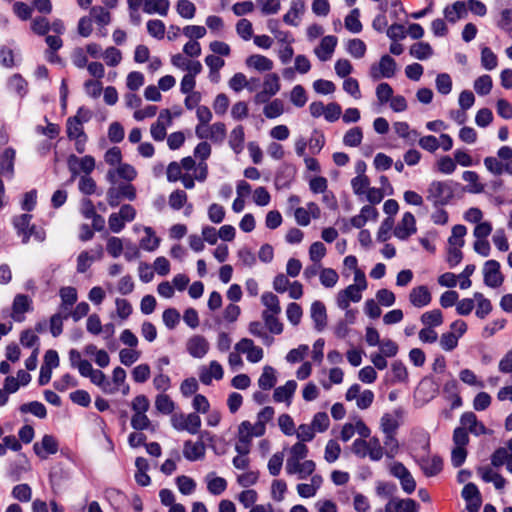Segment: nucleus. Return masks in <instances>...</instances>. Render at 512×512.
<instances>
[{
	"label": "nucleus",
	"instance_id": "obj_40",
	"mask_svg": "<svg viewBox=\"0 0 512 512\" xmlns=\"http://www.w3.org/2000/svg\"><path fill=\"white\" fill-rule=\"evenodd\" d=\"M360 11L358 8L353 9L346 17H345V27L352 33H360L362 31V24L359 20Z\"/></svg>",
	"mask_w": 512,
	"mask_h": 512
},
{
	"label": "nucleus",
	"instance_id": "obj_42",
	"mask_svg": "<svg viewBox=\"0 0 512 512\" xmlns=\"http://www.w3.org/2000/svg\"><path fill=\"white\" fill-rule=\"evenodd\" d=\"M362 139V129L360 127H353L345 133L343 143L349 147H357L361 144Z\"/></svg>",
	"mask_w": 512,
	"mask_h": 512
},
{
	"label": "nucleus",
	"instance_id": "obj_64",
	"mask_svg": "<svg viewBox=\"0 0 512 512\" xmlns=\"http://www.w3.org/2000/svg\"><path fill=\"white\" fill-rule=\"evenodd\" d=\"M395 512H418V504L413 499H401L394 501Z\"/></svg>",
	"mask_w": 512,
	"mask_h": 512
},
{
	"label": "nucleus",
	"instance_id": "obj_60",
	"mask_svg": "<svg viewBox=\"0 0 512 512\" xmlns=\"http://www.w3.org/2000/svg\"><path fill=\"white\" fill-rule=\"evenodd\" d=\"M156 409L165 415L171 414L174 410V402L167 395H159L155 400Z\"/></svg>",
	"mask_w": 512,
	"mask_h": 512
},
{
	"label": "nucleus",
	"instance_id": "obj_54",
	"mask_svg": "<svg viewBox=\"0 0 512 512\" xmlns=\"http://www.w3.org/2000/svg\"><path fill=\"white\" fill-rule=\"evenodd\" d=\"M474 89L478 95L485 96L492 89V78L489 75H482L474 82Z\"/></svg>",
	"mask_w": 512,
	"mask_h": 512
},
{
	"label": "nucleus",
	"instance_id": "obj_37",
	"mask_svg": "<svg viewBox=\"0 0 512 512\" xmlns=\"http://www.w3.org/2000/svg\"><path fill=\"white\" fill-rule=\"evenodd\" d=\"M144 231L146 236L142 238L140 247L149 252L156 250L159 247L160 238L155 236L151 227H145Z\"/></svg>",
	"mask_w": 512,
	"mask_h": 512
},
{
	"label": "nucleus",
	"instance_id": "obj_22",
	"mask_svg": "<svg viewBox=\"0 0 512 512\" xmlns=\"http://www.w3.org/2000/svg\"><path fill=\"white\" fill-rule=\"evenodd\" d=\"M420 467L427 477H432L441 472L443 461L439 456L423 457L420 460Z\"/></svg>",
	"mask_w": 512,
	"mask_h": 512
},
{
	"label": "nucleus",
	"instance_id": "obj_6",
	"mask_svg": "<svg viewBox=\"0 0 512 512\" xmlns=\"http://www.w3.org/2000/svg\"><path fill=\"white\" fill-rule=\"evenodd\" d=\"M108 204L117 207L122 199L133 201L136 198V189L132 184L122 183L118 187H110L106 193Z\"/></svg>",
	"mask_w": 512,
	"mask_h": 512
},
{
	"label": "nucleus",
	"instance_id": "obj_58",
	"mask_svg": "<svg viewBox=\"0 0 512 512\" xmlns=\"http://www.w3.org/2000/svg\"><path fill=\"white\" fill-rule=\"evenodd\" d=\"M209 138L215 143H221L226 138V126L222 122H216L209 128Z\"/></svg>",
	"mask_w": 512,
	"mask_h": 512
},
{
	"label": "nucleus",
	"instance_id": "obj_11",
	"mask_svg": "<svg viewBox=\"0 0 512 512\" xmlns=\"http://www.w3.org/2000/svg\"><path fill=\"white\" fill-rule=\"evenodd\" d=\"M31 310V298L25 294H17L13 300L11 317L16 322H22L24 320V314Z\"/></svg>",
	"mask_w": 512,
	"mask_h": 512
},
{
	"label": "nucleus",
	"instance_id": "obj_24",
	"mask_svg": "<svg viewBox=\"0 0 512 512\" xmlns=\"http://www.w3.org/2000/svg\"><path fill=\"white\" fill-rule=\"evenodd\" d=\"M467 15V7L463 1H456L452 5L446 6L444 16L451 23L457 22L459 19Z\"/></svg>",
	"mask_w": 512,
	"mask_h": 512
},
{
	"label": "nucleus",
	"instance_id": "obj_38",
	"mask_svg": "<svg viewBox=\"0 0 512 512\" xmlns=\"http://www.w3.org/2000/svg\"><path fill=\"white\" fill-rule=\"evenodd\" d=\"M366 444L368 447L369 459L371 461H380L384 453V448L381 446L380 440L377 437H372L369 440H366Z\"/></svg>",
	"mask_w": 512,
	"mask_h": 512
},
{
	"label": "nucleus",
	"instance_id": "obj_36",
	"mask_svg": "<svg viewBox=\"0 0 512 512\" xmlns=\"http://www.w3.org/2000/svg\"><path fill=\"white\" fill-rule=\"evenodd\" d=\"M261 302L266 307L264 311H269L272 314L281 313L279 298L272 292H264L261 296Z\"/></svg>",
	"mask_w": 512,
	"mask_h": 512
},
{
	"label": "nucleus",
	"instance_id": "obj_51",
	"mask_svg": "<svg viewBox=\"0 0 512 512\" xmlns=\"http://www.w3.org/2000/svg\"><path fill=\"white\" fill-rule=\"evenodd\" d=\"M437 91L442 95H448L452 90V79L448 73H440L435 80Z\"/></svg>",
	"mask_w": 512,
	"mask_h": 512
},
{
	"label": "nucleus",
	"instance_id": "obj_23",
	"mask_svg": "<svg viewBox=\"0 0 512 512\" xmlns=\"http://www.w3.org/2000/svg\"><path fill=\"white\" fill-rule=\"evenodd\" d=\"M170 8L169 0H144L143 12L146 14H159L166 16Z\"/></svg>",
	"mask_w": 512,
	"mask_h": 512
},
{
	"label": "nucleus",
	"instance_id": "obj_21",
	"mask_svg": "<svg viewBox=\"0 0 512 512\" xmlns=\"http://www.w3.org/2000/svg\"><path fill=\"white\" fill-rule=\"evenodd\" d=\"M31 219L32 215L30 214H22L14 217L13 225L17 231L18 236L22 237V243H28L30 239V233H28L29 228L31 227Z\"/></svg>",
	"mask_w": 512,
	"mask_h": 512
},
{
	"label": "nucleus",
	"instance_id": "obj_19",
	"mask_svg": "<svg viewBox=\"0 0 512 512\" xmlns=\"http://www.w3.org/2000/svg\"><path fill=\"white\" fill-rule=\"evenodd\" d=\"M183 455L189 461H196L204 457L205 445L202 441L192 442L187 440L184 442Z\"/></svg>",
	"mask_w": 512,
	"mask_h": 512
},
{
	"label": "nucleus",
	"instance_id": "obj_1",
	"mask_svg": "<svg viewBox=\"0 0 512 512\" xmlns=\"http://www.w3.org/2000/svg\"><path fill=\"white\" fill-rule=\"evenodd\" d=\"M461 189V184L453 180H433L426 189V200L435 208L451 203Z\"/></svg>",
	"mask_w": 512,
	"mask_h": 512
},
{
	"label": "nucleus",
	"instance_id": "obj_39",
	"mask_svg": "<svg viewBox=\"0 0 512 512\" xmlns=\"http://www.w3.org/2000/svg\"><path fill=\"white\" fill-rule=\"evenodd\" d=\"M346 49L356 59L364 57L367 50L365 42L359 38L349 40Z\"/></svg>",
	"mask_w": 512,
	"mask_h": 512
},
{
	"label": "nucleus",
	"instance_id": "obj_10",
	"mask_svg": "<svg viewBox=\"0 0 512 512\" xmlns=\"http://www.w3.org/2000/svg\"><path fill=\"white\" fill-rule=\"evenodd\" d=\"M362 299V291L354 285H349L345 289L338 292L337 306L346 310L350 306V302H359Z\"/></svg>",
	"mask_w": 512,
	"mask_h": 512
},
{
	"label": "nucleus",
	"instance_id": "obj_5",
	"mask_svg": "<svg viewBox=\"0 0 512 512\" xmlns=\"http://www.w3.org/2000/svg\"><path fill=\"white\" fill-rule=\"evenodd\" d=\"M397 70L396 61L390 55H383L378 64H372L370 67V77L377 81L381 78L394 77Z\"/></svg>",
	"mask_w": 512,
	"mask_h": 512
},
{
	"label": "nucleus",
	"instance_id": "obj_62",
	"mask_svg": "<svg viewBox=\"0 0 512 512\" xmlns=\"http://www.w3.org/2000/svg\"><path fill=\"white\" fill-rule=\"evenodd\" d=\"M165 326L172 330L180 322V313L175 308H167L162 315Z\"/></svg>",
	"mask_w": 512,
	"mask_h": 512
},
{
	"label": "nucleus",
	"instance_id": "obj_44",
	"mask_svg": "<svg viewBox=\"0 0 512 512\" xmlns=\"http://www.w3.org/2000/svg\"><path fill=\"white\" fill-rule=\"evenodd\" d=\"M246 76L243 73H235L229 80V87L235 92H240L242 89L247 88L249 91H254V87L250 85Z\"/></svg>",
	"mask_w": 512,
	"mask_h": 512
},
{
	"label": "nucleus",
	"instance_id": "obj_45",
	"mask_svg": "<svg viewBox=\"0 0 512 512\" xmlns=\"http://www.w3.org/2000/svg\"><path fill=\"white\" fill-rule=\"evenodd\" d=\"M384 453L387 458H394L399 452V442L395 434H384Z\"/></svg>",
	"mask_w": 512,
	"mask_h": 512
},
{
	"label": "nucleus",
	"instance_id": "obj_2",
	"mask_svg": "<svg viewBox=\"0 0 512 512\" xmlns=\"http://www.w3.org/2000/svg\"><path fill=\"white\" fill-rule=\"evenodd\" d=\"M486 169L495 176L503 173L512 175V148L510 146H502L497 151V157L488 156L484 158Z\"/></svg>",
	"mask_w": 512,
	"mask_h": 512
},
{
	"label": "nucleus",
	"instance_id": "obj_4",
	"mask_svg": "<svg viewBox=\"0 0 512 512\" xmlns=\"http://www.w3.org/2000/svg\"><path fill=\"white\" fill-rule=\"evenodd\" d=\"M171 425L177 431L197 434L201 427V418L196 413H175L171 416Z\"/></svg>",
	"mask_w": 512,
	"mask_h": 512
},
{
	"label": "nucleus",
	"instance_id": "obj_47",
	"mask_svg": "<svg viewBox=\"0 0 512 512\" xmlns=\"http://www.w3.org/2000/svg\"><path fill=\"white\" fill-rule=\"evenodd\" d=\"M295 388L296 386H278L273 394L274 401L286 402L289 405L295 392Z\"/></svg>",
	"mask_w": 512,
	"mask_h": 512
},
{
	"label": "nucleus",
	"instance_id": "obj_48",
	"mask_svg": "<svg viewBox=\"0 0 512 512\" xmlns=\"http://www.w3.org/2000/svg\"><path fill=\"white\" fill-rule=\"evenodd\" d=\"M67 136L70 140L75 137H85L83 125L78 121L77 118L69 117L67 119Z\"/></svg>",
	"mask_w": 512,
	"mask_h": 512
},
{
	"label": "nucleus",
	"instance_id": "obj_53",
	"mask_svg": "<svg viewBox=\"0 0 512 512\" xmlns=\"http://www.w3.org/2000/svg\"><path fill=\"white\" fill-rule=\"evenodd\" d=\"M467 233V229L464 225H455L452 228L451 236L448 239L449 246L462 247L464 245V236Z\"/></svg>",
	"mask_w": 512,
	"mask_h": 512
},
{
	"label": "nucleus",
	"instance_id": "obj_43",
	"mask_svg": "<svg viewBox=\"0 0 512 512\" xmlns=\"http://www.w3.org/2000/svg\"><path fill=\"white\" fill-rule=\"evenodd\" d=\"M421 322L428 327H437L443 323V315L439 309L427 311L422 314Z\"/></svg>",
	"mask_w": 512,
	"mask_h": 512
},
{
	"label": "nucleus",
	"instance_id": "obj_14",
	"mask_svg": "<svg viewBox=\"0 0 512 512\" xmlns=\"http://www.w3.org/2000/svg\"><path fill=\"white\" fill-rule=\"evenodd\" d=\"M34 452L42 459H46L48 455L55 454L58 451V442L52 435H44L41 443H35Z\"/></svg>",
	"mask_w": 512,
	"mask_h": 512
},
{
	"label": "nucleus",
	"instance_id": "obj_61",
	"mask_svg": "<svg viewBox=\"0 0 512 512\" xmlns=\"http://www.w3.org/2000/svg\"><path fill=\"white\" fill-rule=\"evenodd\" d=\"M351 186L354 194L364 195L370 186V180L367 176H356L351 180Z\"/></svg>",
	"mask_w": 512,
	"mask_h": 512
},
{
	"label": "nucleus",
	"instance_id": "obj_49",
	"mask_svg": "<svg viewBox=\"0 0 512 512\" xmlns=\"http://www.w3.org/2000/svg\"><path fill=\"white\" fill-rule=\"evenodd\" d=\"M464 181L468 182L471 186L468 191L471 193H481L484 190V186L479 183V176L474 171H464L462 174Z\"/></svg>",
	"mask_w": 512,
	"mask_h": 512
},
{
	"label": "nucleus",
	"instance_id": "obj_32",
	"mask_svg": "<svg viewBox=\"0 0 512 512\" xmlns=\"http://www.w3.org/2000/svg\"><path fill=\"white\" fill-rule=\"evenodd\" d=\"M279 314H272L269 311L262 312V318L264 320L265 326L270 331V333L279 335L283 331V324L279 321Z\"/></svg>",
	"mask_w": 512,
	"mask_h": 512
},
{
	"label": "nucleus",
	"instance_id": "obj_8",
	"mask_svg": "<svg viewBox=\"0 0 512 512\" xmlns=\"http://www.w3.org/2000/svg\"><path fill=\"white\" fill-rule=\"evenodd\" d=\"M416 220L411 212H405L401 221L397 224L394 229V236L400 240H406L411 235L416 233Z\"/></svg>",
	"mask_w": 512,
	"mask_h": 512
},
{
	"label": "nucleus",
	"instance_id": "obj_46",
	"mask_svg": "<svg viewBox=\"0 0 512 512\" xmlns=\"http://www.w3.org/2000/svg\"><path fill=\"white\" fill-rule=\"evenodd\" d=\"M321 284L326 288L334 287L339 279L338 273L332 268H323L319 274Z\"/></svg>",
	"mask_w": 512,
	"mask_h": 512
},
{
	"label": "nucleus",
	"instance_id": "obj_34",
	"mask_svg": "<svg viewBox=\"0 0 512 512\" xmlns=\"http://www.w3.org/2000/svg\"><path fill=\"white\" fill-rule=\"evenodd\" d=\"M437 389L433 386H416L414 390V399L419 405H423L435 397Z\"/></svg>",
	"mask_w": 512,
	"mask_h": 512
},
{
	"label": "nucleus",
	"instance_id": "obj_29",
	"mask_svg": "<svg viewBox=\"0 0 512 512\" xmlns=\"http://www.w3.org/2000/svg\"><path fill=\"white\" fill-rule=\"evenodd\" d=\"M265 425L260 423L258 420L255 424L250 423L249 421H243L238 429L239 434H248L251 438L260 437L265 433Z\"/></svg>",
	"mask_w": 512,
	"mask_h": 512
},
{
	"label": "nucleus",
	"instance_id": "obj_3",
	"mask_svg": "<svg viewBox=\"0 0 512 512\" xmlns=\"http://www.w3.org/2000/svg\"><path fill=\"white\" fill-rule=\"evenodd\" d=\"M95 166V159L91 155H85L83 157H78L74 154L69 155L67 158V167L71 173L69 182H73L80 173L90 175L94 171Z\"/></svg>",
	"mask_w": 512,
	"mask_h": 512
},
{
	"label": "nucleus",
	"instance_id": "obj_15",
	"mask_svg": "<svg viewBox=\"0 0 512 512\" xmlns=\"http://www.w3.org/2000/svg\"><path fill=\"white\" fill-rule=\"evenodd\" d=\"M431 300V293L425 285L415 287L409 293L410 303L417 308L429 305Z\"/></svg>",
	"mask_w": 512,
	"mask_h": 512
},
{
	"label": "nucleus",
	"instance_id": "obj_26",
	"mask_svg": "<svg viewBox=\"0 0 512 512\" xmlns=\"http://www.w3.org/2000/svg\"><path fill=\"white\" fill-rule=\"evenodd\" d=\"M59 296L61 298L60 308L65 312L70 311L78 299L77 290L72 286L62 287L59 291Z\"/></svg>",
	"mask_w": 512,
	"mask_h": 512
},
{
	"label": "nucleus",
	"instance_id": "obj_27",
	"mask_svg": "<svg viewBox=\"0 0 512 512\" xmlns=\"http://www.w3.org/2000/svg\"><path fill=\"white\" fill-rule=\"evenodd\" d=\"M305 10V3L303 0H292L289 11L283 16V21L291 26H297L295 21Z\"/></svg>",
	"mask_w": 512,
	"mask_h": 512
},
{
	"label": "nucleus",
	"instance_id": "obj_12",
	"mask_svg": "<svg viewBox=\"0 0 512 512\" xmlns=\"http://www.w3.org/2000/svg\"><path fill=\"white\" fill-rule=\"evenodd\" d=\"M337 43H338V39L336 36H333V35L324 36L321 39L319 46H317L314 49V53L320 61H323V62L328 61L332 57L334 50L337 46Z\"/></svg>",
	"mask_w": 512,
	"mask_h": 512
},
{
	"label": "nucleus",
	"instance_id": "obj_59",
	"mask_svg": "<svg viewBox=\"0 0 512 512\" xmlns=\"http://www.w3.org/2000/svg\"><path fill=\"white\" fill-rule=\"evenodd\" d=\"M176 9L178 14L185 19H192L195 16L196 7L189 0H179Z\"/></svg>",
	"mask_w": 512,
	"mask_h": 512
},
{
	"label": "nucleus",
	"instance_id": "obj_28",
	"mask_svg": "<svg viewBox=\"0 0 512 512\" xmlns=\"http://www.w3.org/2000/svg\"><path fill=\"white\" fill-rule=\"evenodd\" d=\"M14 159H15V150L12 148L5 149L0 158V169H1V173L3 175L9 176V177L13 175Z\"/></svg>",
	"mask_w": 512,
	"mask_h": 512
},
{
	"label": "nucleus",
	"instance_id": "obj_9",
	"mask_svg": "<svg viewBox=\"0 0 512 512\" xmlns=\"http://www.w3.org/2000/svg\"><path fill=\"white\" fill-rule=\"evenodd\" d=\"M238 353L246 354L247 360L257 363L263 358L262 348L255 346L254 342L249 338L241 339L235 346Z\"/></svg>",
	"mask_w": 512,
	"mask_h": 512
},
{
	"label": "nucleus",
	"instance_id": "obj_18",
	"mask_svg": "<svg viewBox=\"0 0 512 512\" xmlns=\"http://www.w3.org/2000/svg\"><path fill=\"white\" fill-rule=\"evenodd\" d=\"M311 318L314 321L315 329L322 331L327 325V313L325 305L321 301H314L311 305Z\"/></svg>",
	"mask_w": 512,
	"mask_h": 512
},
{
	"label": "nucleus",
	"instance_id": "obj_30",
	"mask_svg": "<svg viewBox=\"0 0 512 512\" xmlns=\"http://www.w3.org/2000/svg\"><path fill=\"white\" fill-rule=\"evenodd\" d=\"M245 134L241 125L236 126L230 133L229 145L235 153H239L243 149Z\"/></svg>",
	"mask_w": 512,
	"mask_h": 512
},
{
	"label": "nucleus",
	"instance_id": "obj_13",
	"mask_svg": "<svg viewBox=\"0 0 512 512\" xmlns=\"http://www.w3.org/2000/svg\"><path fill=\"white\" fill-rule=\"evenodd\" d=\"M460 424L466 429L467 432L475 436L484 435L488 432L487 428L482 422H479L473 412H465L460 417Z\"/></svg>",
	"mask_w": 512,
	"mask_h": 512
},
{
	"label": "nucleus",
	"instance_id": "obj_31",
	"mask_svg": "<svg viewBox=\"0 0 512 512\" xmlns=\"http://www.w3.org/2000/svg\"><path fill=\"white\" fill-rule=\"evenodd\" d=\"M213 475V473H210L207 476V489L212 495H220L226 490L227 481L222 477Z\"/></svg>",
	"mask_w": 512,
	"mask_h": 512
},
{
	"label": "nucleus",
	"instance_id": "obj_50",
	"mask_svg": "<svg viewBox=\"0 0 512 512\" xmlns=\"http://www.w3.org/2000/svg\"><path fill=\"white\" fill-rule=\"evenodd\" d=\"M284 112L283 102L280 99H274L268 103L264 109V115L269 119H274L282 115Z\"/></svg>",
	"mask_w": 512,
	"mask_h": 512
},
{
	"label": "nucleus",
	"instance_id": "obj_16",
	"mask_svg": "<svg viewBox=\"0 0 512 512\" xmlns=\"http://www.w3.org/2000/svg\"><path fill=\"white\" fill-rule=\"evenodd\" d=\"M223 377L222 366L217 361H212L208 367H202L199 378L203 384H210L213 380L219 381Z\"/></svg>",
	"mask_w": 512,
	"mask_h": 512
},
{
	"label": "nucleus",
	"instance_id": "obj_35",
	"mask_svg": "<svg viewBox=\"0 0 512 512\" xmlns=\"http://www.w3.org/2000/svg\"><path fill=\"white\" fill-rule=\"evenodd\" d=\"M8 89L23 97L27 93V82L20 74H14L8 80Z\"/></svg>",
	"mask_w": 512,
	"mask_h": 512
},
{
	"label": "nucleus",
	"instance_id": "obj_41",
	"mask_svg": "<svg viewBox=\"0 0 512 512\" xmlns=\"http://www.w3.org/2000/svg\"><path fill=\"white\" fill-rule=\"evenodd\" d=\"M20 411L23 413H32L34 416L44 419L47 416L46 407L38 401H32L25 403L20 407Z\"/></svg>",
	"mask_w": 512,
	"mask_h": 512
},
{
	"label": "nucleus",
	"instance_id": "obj_33",
	"mask_svg": "<svg viewBox=\"0 0 512 512\" xmlns=\"http://www.w3.org/2000/svg\"><path fill=\"white\" fill-rule=\"evenodd\" d=\"M410 55L418 60L428 59L433 54L432 47L426 42H417L410 47Z\"/></svg>",
	"mask_w": 512,
	"mask_h": 512
},
{
	"label": "nucleus",
	"instance_id": "obj_52",
	"mask_svg": "<svg viewBox=\"0 0 512 512\" xmlns=\"http://www.w3.org/2000/svg\"><path fill=\"white\" fill-rule=\"evenodd\" d=\"M399 425L398 420L391 414L386 413L381 418L380 426L384 434H396Z\"/></svg>",
	"mask_w": 512,
	"mask_h": 512
},
{
	"label": "nucleus",
	"instance_id": "obj_7",
	"mask_svg": "<svg viewBox=\"0 0 512 512\" xmlns=\"http://www.w3.org/2000/svg\"><path fill=\"white\" fill-rule=\"evenodd\" d=\"M484 283L491 288H497L502 285L504 276L500 271V263L497 260H488L483 267Z\"/></svg>",
	"mask_w": 512,
	"mask_h": 512
},
{
	"label": "nucleus",
	"instance_id": "obj_20",
	"mask_svg": "<svg viewBox=\"0 0 512 512\" xmlns=\"http://www.w3.org/2000/svg\"><path fill=\"white\" fill-rule=\"evenodd\" d=\"M78 370L82 376L89 377L93 384H104L105 375L93 368L88 360H80Z\"/></svg>",
	"mask_w": 512,
	"mask_h": 512
},
{
	"label": "nucleus",
	"instance_id": "obj_55",
	"mask_svg": "<svg viewBox=\"0 0 512 512\" xmlns=\"http://www.w3.org/2000/svg\"><path fill=\"white\" fill-rule=\"evenodd\" d=\"M481 64L486 70H493L497 67V56L489 47H484L481 50Z\"/></svg>",
	"mask_w": 512,
	"mask_h": 512
},
{
	"label": "nucleus",
	"instance_id": "obj_17",
	"mask_svg": "<svg viewBox=\"0 0 512 512\" xmlns=\"http://www.w3.org/2000/svg\"><path fill=\"white\" fill-rule=\"evenodd\" d=\"M208 349L209 344L203 336H193L187 342V351L195 358L204 357L208 352Z\"/></svg>",
	"mask_w": 512,
	"mask_h": 512
},
{
	"label": "nucleus",
	"instance_id": "obj_25",
	"mask_svg": "<svg viewBox=\"0 0 512 512\" xmlns=\"http://www.w3.org/2000/svg\"><path fill=\"white\" fill-rule=\"evenodd\" d=\"M245 63L247 67L253 68L259 72L270 71L273 68L272 60L260 54H253L249 56Z\"/></svg>",
	"mask_w": 512,
	"mask_h": 512
},
{
	"label": "nucleus",
	"instance_id": "obj_57",
	"mask_svg": "<svg viewBox=\"0 0 512 512\" xmlns=\"http://www.w3.org/2000/svg\"><path fill=\"white\" fill-rule=\"evenodd\" d=\"M96 182L90 175H82L79 178L78 189L84 195H92L96 192Z\"/></svg>",
	"mask_w": 512,
	"mask_h": 512
},
{
	"label": "nucleus",
	"instance_id": "obj_63",
	"mask_svg": "<svg viewBox=\"0 0 512 512\" xmlns=\"http://www.w3.org/2000/svg\"><path fill=\"white\" fill-rule=\"evenodd\" d=\"M91 16L98 25L106 26L111 21V15L108 10L101 6H95L91 9Z\"/></svg>",
	"mask_w": 512,
	"mask_h": 512
},
{
	"label": "nucleus",
	"instance_id": "obj_56",
	"mask_svg": "<svg viewBox=\"0 0 512 512\" xmlns=\"http://www.w3.org/2000/svg\"><path fill=\"white\" fill-rule=\"evenodd\" d=\"M263 90L270 96H274L280 90L279 77L276 73H270L265 76Z\"/></svg>",
	"mask_w": 512,
	"mask_h": 512
}]
</instances>
